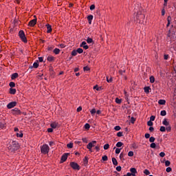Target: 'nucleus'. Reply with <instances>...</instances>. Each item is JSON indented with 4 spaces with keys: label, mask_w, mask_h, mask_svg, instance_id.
Segmentation results:
<instances>
[{
    "label": "nucleus",
    "mask_w": 176,
    "mask_h": 176,
    "mask_svg": "<svg viewBox=\"0 0 176 176\" xmlns=\"http://www.w3.org/2000/svg\"><path fill=\"white\" fill-rule=\"evenodd\" d=\"M7 148L11 153H16V151L20 149V144H19L17 141L10 140L9 143L7 144Z\"/></svg>",
    "instance_id": "obj_1"
},
{
    "label": "nucleus",
    "mask_w": 176,
    "mask_h": 176,
    "mask_svg": "<svg viewBox=\"0 0 176 176\" xmlns=\"http://www.w3.org/2000/svg\"><path fill=\"white\" fill-rule=\"evenodd\" d=\"M135 21L138 24L145 25V24H146V20H145V14H143L141 11H138L135 14Z\"/></svg>",
    "instance_id": "obj_2"
},
{
    "label": "nucleus",
    "mask_w": 176,
    "mask_h": 176,
    "mask_svg": "<svg viewBox=\"0 0 176 176\" xmlns=\"http://www.w3.org/2000/svg\"><path fill=\"white\" fill-rule=\"evenodd\" d=\"M50 150V148L47 144H43L41 148V153H43V155H47Z\"/></svg>",
    "instance_id": "obj_3"
},
{
    "label": "nucleus",
    "mask_w": 176,
    "mask_h": 176,
    "mask_svg": "<svg viewBox=\"0 0 176 176\" xmlns=\"http://www.w3.org/2000/svg\"><path fill=\"white\" fill-rule=\"evenodd\" d=\"M19 36L21 39L22 42H24V43H27V37H25V34L24 33V31L20 30L19 32Z\"/></svg>",
    "instance_id": "obj_4"
},
{
    "label": "nucleus",
    "mask_w": 176,
    "mask_h": 176,
    "mask_svg": "<svg viewBox=\"0 0 176 176\" xmlns=\"http://www.w3.org/2000/svg\"><path fill=\"white\" fill-rule=\"evenodd\" d=\"M70 167H72L73 170H80V166L76 162H70Z\"/></svg>",
    "instance_id": "obj_5"
},
{
    "label": "nucleus",
    "mask_w": 176,
    "mask_h": 176,
    "mask_svg": "<svg viewBox=\"0 0 176 176\" xmlns=\"http://www.w3.org/2000/svg\"><path fill=\"white\" fill-rule=\"evenodd\" d=\"M69 155V153L63 154L60 158V163H64V162H66L67 159H68Z\"/></svg>",
    "instance_id": "obj_6"
},
{
    "label": "nucleus",
    "mask_w": 176,
    "mask_h": 176,
    "mask_svg": "<svg viewBox=\"0 0 176 176\" xmlns=\"http://www.w3.org/2000/svg\"><path fill=\"white\" fill-rule=\"evenodd\" d=\"M16 105H17L16 102H11L7 105V108L8 109H12V108H14V107H16Z\"/></svg>",
    "instance_id": "obj_7"
},
{
    "label": "nucleus",
    "mask_w": 176,
    "mask_h": 176,
    "mask_svg": "<svg viewBox=\"0 0 176 176\" xmlns=\"http://www.w3.org/2000/svg\"><path fill=\"white\" fill-rule=\"evenodd\" d=\"M36 19L31 20L28 23L29 27H35L36 25Z\"/></svg>",
    "instance_id": "obj_8"
},
{
    "label": "nucleus",
    "mask_w": 176,
    "mask_h": 176,
    "mask_svg": "<svg viewBox=\"0 0 176 176\" xmlns=\"http://www.w3.org/2000/svg\"><path fill=\"white\" fill-rule=\"evenodd\" d=\"M94 144H97V142L96 140H94L91 142H89L87 145V149H90L91 148H93V146H95Z\"/></svg>",
    "instance_id": "obj_9"
},
{
    "label": "nucleus",
    "mask_w": 176,
    "mask_h": 176,
    "mask_svg": "<svg viewBox=\"0 0 176 176\" xmlns=\"http://www.w3.org/2000/svg\"><path fill=\"white\" fill-rule=\"evenodd\" d=\"M12 111V115H21V111L17 108H14Z\"/></svg>",
    "instance_id": "obj_10"
},
{
    "label": "nucleus",
    "mask_w": 176,
    "mask_h": 176,
    "mask_svg": "<svg viewBox=\"0 0 176 176\" xmlns=\"http://www.w3.org/2000/svg\"><path fill=\"white\" fill-rule=\"evenodd\" d=\"M130 171L133 176H135V174H137V169L135 168H131Z\"/></svg>",
    "instance_id": "obj_11"
},
{
    "label": "nucleus",
    "mask_w": 176,
    "mask_h": 176,
    "mask_svg": "<svg viewBox=\"0 0 176 176\" xmlns=\"http://www.w3.org/2000/svg\"><path fill=\"white\" fill-rule=\"evenodd\" d=\"M46 27H47V33L50 34V32H52V25H50V24H47V25H46Z\"/></svg>",
    "instance_id": "obj_12"
},
{
    "label": "nucleus",
    "mask_w": 176,
    "mask_h": 176,
    "mask_svg": "<svg viewBox=\"0 0 176 176\" xmlns=\"http://www.w3.org/2000/svg\"><path fill=\"white\" fill-rule=\"evenodd\" d=\"M18 76H19V74H17V73H14V74H12V76H11V79L13 80L17 78Z\"/></svg>",
    "instance_id": "obj_13"
},
{
    "label": "nucleus",
    "mask_w": 176,
    "mask_h": 176,
    "mask_svg": "<svg viewBox=\"0 0 176 176\" xmlns=\"http://www.w3.org/2000/svg\"><path fill=\"white\" fill-rule=\"evenodd\" d=\"M124 156H126V154L121 153L120 155V160H122V162H124L125 159H124Z\"/></svg>",
    "instance_id": "obj_14"
},
{
    "label": "nucleus",
    "mask_w": 176,
    "mask_h": 176,
    "mask_svg": "<svg viewBox=\"0 0 176 176\" xmlns=\"http://www.w3.org/2000/svg\"><path fill=\"white\" fill-rule=\"evenodd\" d=\"M162 124H164V126H170V122L167 121L166 118H165L162 122Z\"/></svg>",
    "instance_id": "obj_15"
},
{
    "label": "nucleus",
    "mask_w": 176,
    "mask_h": 176,
    "mask_svg": "<svg viewBox=\"0 0 176 176\" xmlns=\"http://www.w3.org/2000/svg\"><path fill=\"white\" fill-rule=\"evenodd\" d=\"M158 104H160V105H166V100H160Z\"/></svg>",
    "instance_id": "obj_16"
},
{
    "label": "nucleus",
    "mask_w": 176,
    "mask_h": 176,
    "mask_svg": "<svg viewBox=\"0 0 176 176\" xmlns=\"http://www.w3.org/2000/svg\"><path fill=\"white\" fill-rule=\"evenodd\" d=\"M144 93H146V94H148V93H149V90H151V87H145L144 88Z\"/></svg>",
    "instance_id": "obj_17"
},
{
    "label": "nucleus",
    "mask_w": 176,
    "mask_h": 176,
    "mask_svg": "<svg viewBox=\"0 0 176 176\" xmlns=\"http://www.w3.org/2000/svg\"><path fill=\"white\" fill-rule=\"evenodd\" d=\"M112 162H113V164L114 166H118V160H116V158L113 157L112 158Z\"/></svg>",
    "instance_id": "obj_18"
},
{
    "label": "nucleus",
    "mask_w": 176,
    "mask_h": 176,
    "mask_svg": "<svg viewBox=\"0 0 176 176\" xmlns=\"http://www.w3.org/2000/svg\"><path fill=\"white\" fill-rule=\"evenodd\" d=\"M87 20L89 24H91V20H93V15H89L87 16Z\"/></svg>",
    "instance_id": "obj_19"
},
{
    "label": "nucleus",
    "mask_w": 176,
    "mask_h": 176,
    "mask_svg": "<svg viewBox=\"0 0 176 176\" xmlns=\"http://www.w3.org/2000/svg\"><path fill=\"white\" fill-rule=\"evenodd\" d=\"M10 94H16V89L10 88Z\"/></svg>",
    "instance_id": "obj_20"
},
{
    "label": "nucleus",
    "mask_w": 176,
    "mask_h": 176,
    "mask_svg": "<svg viewBox=\"0 0 176 176\" xmlns=\"http://www.w3.org/2000/svg\"><path fill=\"white\" fill-rule=\"evenodd\" d=\"M87 43H94V41H93V38L88 37L87 39Z\"/></svg>",
    "instance_id": "obj_21"
},
{
    "label": "nucleus",
    "mask_w": 176,
    "mask_h": 176,
    "mask_svg": "<svg viewBox=\"0 0 176 176\" xmlns=\"http://www.w3.org/2000/svg\"><path fill=\"white\" fill-rule=\"evenodd\" d=\"M38 67H39V62L37 60V62H35V63L33 64L32 67H33V68H38Z\"/></svg>",
    "instance_id": "obj_22"
},
{
    "label": "nucleus",
    "mask_w": 176,
    "mask_h": 176,
    "mask_svg": "<svg viewBox=\"0 0 176 176\" xmlns=\"http://www.w3.org/2000/svg\"><path fill=\"white\" fill-rule=\"evenodd\" d=\"M9 86L11 89H13V87H16V83H14V82H10Z\"/></svg>",
    "instance_id": "obj_23"
},
{
    "label": "nucleus",
    "mask_w": 176,
    "mask_h": 176,
    "mask_svg": "<svg viewBox=\"0 0 176 176\" xmlns=\"http://www.w3.org/2000/svg\"><path fill=\"white\" fill-rule=\"evenodd\" d=\"M53 52L54 54H60V49L58 48H55Z\"/></svg>",
    "instance_id": "obj_24"
},
{
    "label": "nucleus",
    "mask_w": 176,
    "mask_h": 176,
    "mask_svg": "<svg viewBox=\"0 0 176 176\" xmlns=\"http://www.w3.org/2000/svg\"><path fill=\"white\" fill-rule=\"evenodd\" d=\"M83 162H84V164H88V163H89V157H85V158L83 160Z\"/></svg>",
    "instance_id": "obj_25"
},
{
    "label": "nucleus",
    "mask_w": 176,
    "mask_h": 176,
    "mask_svg": "<svg viewBox=\"0 0 176 176\" xmlns=\"http://www.w3.org/2000/svg\"><path fill=\"white\" fill-rule=\"evenodd\" d=\"M67 147L69 148V149L74 148V143L70 142V143L67 144Z\"/></svg>",
    "instance_id": "obj_26"
},
{
    "label": "nucleus",
    "mask_w": 176,
    "mask_h": 176,
    "mask_svg": "<svg viewBox=\"0 0 176 176\" xmlns=\"http://www.w3.org/2000/svg\"><path fill=\"white\" fill-rule=\"evenodd\" d=\"M94 89L97 90V91H100V90H101V87H98V85H96L94 87Z\"/></svg>",
    "instance_id": "obj_27"
},
{
    "label": "nucleus",
    "mask_w": 176,
    "mask_h": 176,
    "mask_svg": "<svg viewBox=\"0 0 176 176\" xmlns=\"http://www.w3.org/2000/svg\"><path fill=\"white\" fill-rule=\"evenodd\" d=\"M47 60V61H50V62L54 61V56H48Z\"/></svg>",
    "instance_id": "obj_28"
},
{
    "label": "nucleus",
    "mask_w": 176,
    "mask_h": 176,
    "mask_svg": "<svg viewBox=\"0 0 176 176\" xmlns=\"http://www.w3.org/2000/svg\"><path fill=\"white\" fill-rule=\"evenodd\" d=\"M160 115L161 116H166L167 115V112L166 111V110H163L161 111Z\"/></svg>",
    "instance_id": "obj_29"
},
{
    "label": "nucleus",
    "mask_w": 176,
    "mask_h": 176,
    "mask_svg": "<svg viewBox=\"0 0 176 176\" xmlns=\"http://www.w3.org/2000/svg\"><path fill=\"white\" fill-rule=\"evenodd\" d=\"M150 82L155 83V77L153 76H150Z\"/></svg>",
    "instance_id": "obj_30"
},
{
    "label": "nucleus",
    "mask_w": 176,
    "mask_h": 176,
    "mask_svg": "<svg viewBox=\"0 0 176 176\" xmlns=\"http://www.w3.org/2000/svg\"><path fill=\"white\" fill-rule=\"evenodd\" d=\"M116 146H117V148H120L121 146H123V143H122V142H118L116 144Z\"/></svg>",
    "instance_id": "obj_31"
},
{
    "label": "nucleus",
    "mask_w": 176,
    "mask_h": 176,
    "mask_svg": "<svg viewBox=\"0 0 176 176\" xmlns=\"http://www.w3.org/2000/svg\"><path fill=\"white\" fill-rule=\"evenodd\" d=\"M76 51H77V53H78L79 54H82V53H83V49L82 48H78Z\"/></svg>",
    "instance_id": "obj_32"
},
{
    "label": "nucleus",
    "mask_w": 176,
    "mask_h": 176,
    "mask_svg": "<svg viewBox=\"0 0 176 176\" xmlns=\"http://www.w3.org/2000/svg\"><path fill=\"white\" fill-rule=\"evenodd\" d=\"M76 54H78V52L76 51V50H73V51L72 52V56H76Z\"/></svg>",
    "instance_id": "obj_33"
},
{
    "label": "nucleus",
    "mask_w": 176,
    "mask_h": 176,
    "mask_svg": "<svg viewBox=\"0 0 176 176\" xmlns=\"http://www.w3.org/2000/svg\"><path fill=\"white\" fill-rule=\"evenodd\" d=\"M112 80H113L112 77H110V78H109V77L107 76V82L108 83H112Z\"/></svg>",
    "instance_id": "obj_34"
},
{
    "label": "nucleus",
    "mask_w": 176,
    "mask_h": 176,
    "mask_svg": "<svg viewBox=\"0 0 176 176\" xmlns=\"http://www.w3.org/2000/svg\"><path fill=\"white\" fill-rule=\"evenodd\" d=\"M116 102L117 104H122V99H119V98H116Z\"/></svg>",
    "instance_id": "obj_35"
},
{
    "label": "nucleus",
    "mask_w": 176,
    "mask_h": 176,
    "mask_svg": "<svg viewBox=\"0 0 176 176\" xmlns=\"http://www.w3.org/2000/svg\"><path fill=\"white\" fill-rule=\"evenodd\" d=\"M118 72H119L120 75H123V74H126V69H123V70L120 69L118 71Z\"/></svg>",
    "instance_id": "obj_36"
},
{
    "label": "nucleus",
    "mask_w": 176,
    "mask_h": 176,
    "mask_svg": "<svg viewBox=\"0 0 176 176\" xmlns=\"http://www.w3.org/2000/svg\"><path fill=\"white\" fill-rule=\"evenodd\" d=\"M150 148H153V149H155V148H156V143H154V142L151 143L150 144Z\"/></svg>",
    "instance_id": "obj_37"
},
{
    "label": "nucleus",
    "mask_w": 176,
    "mask_h": 176,
    "mask_svg": "<svg viewBox=\"0 0 176 176\" xmlns=\"http://www.w3.org/2000/svg\"><path fill=\"white\" fill-rule=\"evenodd\" d=\"M102 160H103V162H107L108 160V156L104 155L102 157Z\"/></svg>",
    "instance_id": "obj_38"
},
{
    "label": "nucleus",
    "mask_w": 176,
    "mask_h": 176,
    "mask_svg": "<svg viewBox=\"0 0 176 176\" xmlns=\"http://www.w3.org/2000/svg\"><path fill=\"white\" fill-rule=\"evenodd\" d=\"M144 174H145L146 175H149V174H151V172H149L148 169H145L144 170Z\"/></svg>",
    "instance_id": "obj_39"
},
{
    "label": "nucleus",
    "mask_w": 176,
    "mask_h": 176,
    "mask_svg": "<svg viewBox=\"0 0 176 176\" xmlns=\"http://www.w3.org/2000/svg\"><path fill=\"white\" fill-rule=\"evenodd\" d=\"M155 137L151 136L149 138V142L153 143V142H155Z\"/></svg>",
    "instance_id": "obj_40"
},
{
    "label": "nucleus",
    "mask_w": 176,
    "mask_h": 176,
    "mask_svg": "<svg viewBox=\"0 0 176 176\" xmlns=\"http://www.w3.org/2000/svg\"><path fill=\"white\" fill-rule=\"evenodd\" d=\"M104 151H107V149H109V144H104Z\"/></svg>",
    "instance_id": "obj_41"
},
{
    "label": "nucleus",
    "mask_w": 176,
    "mask_h": 176,
    "mask_svg": "<svg viewBox=\"0 0 176 176\" xmlns=\"http://www.w3.org/2000/svg\"><path fill=\"white\" fill-rule=\"evenodd\" d=\"M50 126H51L52 129H56V127H57V124L54 122V123H52L50 124Z\"/></svg>",
    "instance_id": "obj_42"
},
{
    "label": "nucleus",
    "mask_w": 176,
    "mask_h": 176,
    "mask_svg": "<svg viewBox=\"0 0 176 176\" xmlns=\"http://www.w3.org/2000/svg\"><path fill=\"white\" fill-rule=\"evenodd\" d=\"M170 164H171V162H170V161L166 160V161L165 162V166H166V167H168V166H170Z\"/></svg>",
    "instance_id": "obj_43"
},
{
    "label": "nucleus",
    "mask_w": 176,
    "mask_h": 176,
    "mask_svg": "<svg viewBox=\"0 0 176 176\" xmlns=\"http://www.w3.org/2000/svg\"><path fill=\"white\" fill-rule=\"evenodd\" d=\"M147 125L149 126L150 127H152V126H153V122L149 120L148 122H147Z\"/></svg>",
    "instance_id": "obj_44"
},
{
    "label": "nucleus",
    "mask_w": 176,
    "mask_h": 176,
    "mask_svg": "<svg viewBox=\"0 0 176 176\" xmlns=\"http://www.w3.org/2000/svg\"><path fill=\"white\" fill-rule=\"evenodd\" d=\"M128 156H129L130 157L134 156V152H133V151H129V152L128 153Z\"/></svg>",
    "instance_id": "obj_45"
},
{
    "label": "nucleus",
    "mask_w": 176,
    "mask_h": 176,
    "mask_svg": "<svg viewBox=\"0 0 176 176\" xmlns=\"http://www.w3.org/2000/svg\"><path fill=\"white\" fill-rule=\"evenodd\" d=\"M166 173H171V171H173V169L171 168V167H168L166 169Z\"/></svg>",
    "instance_id": "obj_46"
},
{
    "label": "nucleus",
    "mask_w": 176,
    "mask_h": 176,
    "mask_svg": "<svg viewBox=\"0 0 176 176\" xmlns=\"http://www.w3.org/2000/svg\"><path fill=\"white\" fill-rule=\"evenodd\" d=\"M85 129H86V130H89V129H90V124H85Z\"/></svg>",
    "instance_id": "obj_47"
},
{
    "label": "nucleus",
    "mask_w": 176,
    "mask_h": 176,
    "mask_svg": "<svg viewBox=\"0 0 176 176\" xmlns=\"http://www.w3.org/2000/svg\"><path fill=\"white\" fill-rule=\"evenodd\" d=\"M83 70H84L85 72H86V71H90V67H89L88 66H85V67H83Z\"/></svg>",
    "instance_id": "obj_48"
},
{
    "label": "nucleus",
    "mask_w": 176,
    "mask_h": 176,
    "mask_svg": "<svg viewBox=\"0 0 176 176\" xmlns=\"http://www.w3.org/2000/svg\"><path fill=\"white\" fill-rule=\"evenodd\" d=\"M160 131H162V132H164L166 131V127L164 126H161L160 129Z\"/></svg>",
    "instance_id": "obj_49"
},
{
    "label": "nucleus",
    "mask_w": 176,
    "mask_h": 176,
    "mask_svg": "<svg viewBox=\"0 0 176 176\" xmlns=\"http://www.w3.org/2000/svg\"><path fill=\"white\" fill-rule=\"evenodd\" d=\"M120 126H116L114 127V130H116V131H119V130H120Z\"/></svg>",
    "instance_id": "obj_50"
},
{
    "label": "nucleus",
    "mask_w": 176,
    "mask_h": 176,
    "mask_svg": "<svg viewBox=\"0 0 176 176\" xmlns=\"http://www.w3.org/2000/svg\"><path fill=\"white\" fill-rule=\"evenodd\" d=\"M89 8H90V10H94V9H96V6L94 4H92L89 7Z\"/></svg>",
    "instance_id": "obj_51"
},
{
    "label": "nucleus",
    "mask_w": 176,
    "mask_h": 176,
    "mask_svg": "<svg viewBox=\"0 0 176 176\" xmlns=\"http://www.w3.org/2000/svg\"><path fill=\"white\" fill-rule=\"evenodd\" d=\"M168 57H170V56L168 54H164V60H168Z\"/></svg>",
    "instance_id": "obj_52"
},
{
    "label": "nucleus",
    "mask_w": 176,
    "mask_h": 176,
    "mask_svg": "<svg viewBox=\"0 0 176 176\" xmlns=\"http://www.w3.org/2000/svg\"><path fill=\"white\" fill-rule=\"evenodd\" d=\"M135 122V119L134 118V117H131V123H132V124H134Z\"/></svg>",
    "instance_id": "obj_53"
},
{
    "label": "nucleus",
    "mask_w": 176,
    "mask_h": 176,
    "mask_svg": "<svg viewBox=\"0 0 176 176\" xmlns=\"http://www.w3.org/2000/svg\"><path fill=\"white\" fill-rule=\"evenodd\" d=\"M120 151H121V148H117L116 149V153L117 155H119V153H120Z\"/></svg>",
    "instance_id": "obj_54"
},
{
    "label": "nucleus",
    "mask_w": 176,
    "mask_h": 176,
    "mask_svg": "<svg viewBox=\"0 0 176 176\" xmlns=\"http://www.w3.org/2000/svg\"><path fill=\"white\" fill-rule=\"evenodd\" d=\"M160 157H164L166 156V153H164V152H161L160 153Z\"/></svg>",
    "instance_id": "obj_55"
},
{
    "label": "nucleus",
    "mask_w": 176,
    "mask_h": 176,
    "mask_svg": "<svg viewBox=\"0 0 176 176\" xmlns=\"http://www.w3.org/2000/svg\"><path fill=\"white\" fill-rule=\"evenodd\" d=\"M34 67L32 66H30L29 68L28 69V72H32V69Z\"/></svg>",
    "instance_id": "obj_56"
},
{
    "label": "nucleus",
    "mask_w": 176,
    "mask_h": 176,
    "mask_svg": "<svg viewBox=\"0 0 176 176\" xmlns=\"http://www.w3.org/2000/svg\"><path fill=\"white\" fill-rule=\"evenodd\" d=\"M118 137H123V132H118L117 133Z\"/></svg>",
    "instance_id": "obj_57"
},
{
    "label": "nucleus",
    "mask_w": 176,
    "mask_h": 176,
    "mask_svg": "<svg viewBox=\"0 0 176 176\" xmlns=\"http://www.w3.org/2000/svg\"><path fill=\"white\" fill-rule=\"evenodd\" d=\"M82 141L83 142H85V144H87V142H89V141L87 140V138H82Z\"/></svg>",
    "instance_id": "obj_58"
},
{
    "label": "nucleus",
    "mask_w": 176,
    "mask_h": 176,
    "mask_svg": "<svg viewBox=\"0 0 176 176\" xmlns=\"http://www.w3.org/2000/svg\"><path fill=\"white\" fill-rule=\"evenodd\" d=\"M155 118H156L155 116H151L150 118V121L153 122L155 120Z\"/></svg>",
    "instance_id": "obj_59"
},
{
    "label": "nucleus",
    "mask_w": 176,
    "mask_h": 176,
    "mask_svg": "<svg viewBox=\"0 0 176 176\" xmlns=\"http://www.w3.org/2000/svg\"><path fill=\"white\" fill-rule=\"evenodd\" d=\"M96 109H92L91 110V115H94V113H96Z\"/></svg>",
    "instance_id": "obj_60"
},
{
    "label": "nucleus",
    "mask_w": 176,
    "mask_h": 176,
    "mask_svg": "<svg viewBox=\"0 0 176 176\" xmlns=\"http://www.w3.org/2000/svg\"><path fill=\"white\" fill-rule=\"evenodd\" d=\"M23 133H21V134L16 133V137H19L20 138H23Z\"/></svg>",
    "instance_id": "obj_61"
},
{
    "label": "nucleus",
    "mask_w": 176,
    "mask_h": 176,
    "mask_svg": "<svg viewBox=\"0 0 176 176\" xmlns=\"http://www.w3.org/2000/svg\"><path fill=\"white\" fill-rule=\"evenodd\" d=\"M5 127V124L0 122V129H3Z\"/></svg>",
    "instance_id": "obj_62"
},
{
    "label": "nucleus",
    "mask_w": 176,
    "mask_h": 176,
    "mask_svg": "<svg viewBox=\"0 0 176 176\" xmlns=\"http://www.w3.org/2000/svg\"><path fill=\"white\" fill-rule=\"evenodd\" d=\"M117 171H122V166H119L116 167Z\"/></svg>",
    "instance_id": "obj_63"
},
{
    "label": "nucleus",
    "mask_w": 176,
    "mask_h": 176,
    "mask_svg": "<svg viewBox=\"0 0 176 176\" xmlns=\"http://www.w3.org/2000/svg\"><path fill=\"white\" fill-rule=\"evenodd\" d=\"M165 129H166L167 131H171V126H167Z\"/></svg>",
    "instance_id": "obj_64"
}]
</instances>
